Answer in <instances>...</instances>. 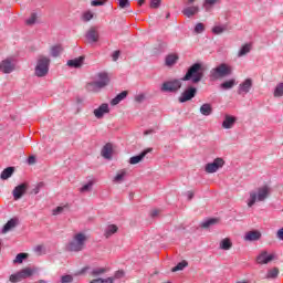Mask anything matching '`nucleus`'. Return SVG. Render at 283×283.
<instances>
[{"instance_id": "25", "label": "nucleus", "mask_w": 283, "mask_h": 283, "mask_svg": "<svg viewBox=\"0 0 283 283\" xmlns=\"http://www.w3.org/2000/svg\"><path fill=\"white\" fill-rule=\"evenodd\" d=\"M117 232H118V226L109 224L105 229L104 235H105V238H112V235H114V233H117Z\"/></svg>"}, {"instance_id": "18", "label": "nucleus", "mask_w": 283, "mask_h": 283, "mask_svg": "<svg viewBox=\"0 0 283 283\" xmlns=\"http://www.w3.org/2000/svg\"><path fill=\"white\" fill-rule=\"evenodd\" d=\"M112 154H114V146L108 143L102 148V156L106 160H112Z\"/></svg>"}, {"instance_id": "50", "label": "nucleus", "mask_w": 283, "mask_h": 283, "mask_svg": "<svg viewBox=\"0 0 283 283\" xmlns=\"http://www.w3.org/2000/svg\"><path fill=\"white\" fill-rule=\"evenodd\" d=\"M213 34H222V32H224V28L217 25L212 29Z\"/></svg>"}, {"instance_id": "46", "label": "nucleus", "mask_w": 283, "mask_h": 283, "mask_svg": "<svg viewBox=\"0 0 283 283\" xmlns=\"http://www.w3.org/2000/svg\"><path fill=\"white\" fill-rule=\"evenodd\" d=\"M36 23V13H32L29 19H27V25H34Z\"/></svg>"}, {"instance_id": "15", "label": "nucleus", "mask_w": 283, "mask_h": 283, "mask_svg": "<svg viewBox=\"0 0 283 283\" xmlns=\"http://www.w3.org/2000/svg\"><path fill=\"white\" fill-rule=\"evenodd\" d=\"M181 12H182L184 17L191 19V17H196V14H198V12H200V7H198V6L185 7Z\"/></svg>"}, {"instance_id": "3", "label": "nucleus", "mask_w": 283, "mask_h": 283, "mask_svg": "<svg viewBox=\"0 0 283 283\" xmlns=\"http://www.w3.org/2000/svg\"><path fill=\"white\" fill-rule=\"evenodd\" d=\"M205 76V73L202 72V64L201 63H195L192 64L186 75L181 78V81H191V83H200Z\"/></svg>"}, {"instance_id": "23", "label": "nucleus", "mask_w": 283, "mask_h": 283, "mask_svg": "<svg viewBox=\"0 0 283 283\" xmlns=\"http://www.w3.org/2000/svg\"><path fill=\"white\" fill-rule=\"evenodd\" d=\"M199 112L200 114H202V116H211L213 114V107L211 106V104L206 103L201 105Z\"/></svg>"}, {"instance_id": "48", "label": "nucleus", "mask_w": 283, "mask_h": 283, "mask_svg": "<svg viewBox=\"0 0 283 283\" xmlns=\"http://www.w3.org/2000/svg\"><path fill=\"white\" fill-rule=\"evenodd\" d=\"M105 1L106 0H93L91 1V6H93V8H96L98 6H105Z\"/></svg>"}, {"instance_id": "10", "label": "nucleus", "mask_w": 283, "mask_h": 283, "mask_svg": "<svg viewBox=\"0 0 283 283\" xmlns=\"http://www.w3.org/2000/svg\"><path fill=\"white\" fill-rule=\"evenodd\" d=\"M0 71L3 74H12V72H14V62H12V59L8 57L2 60L0 63Z\"/></svg>"}, {"instance_id": "30", "label": "nucleus", "mask_w": 283, "mask_h": 283, "mask_svg": "<svg viewBox=\"0 0 283 283\" xmlns=\"http://www.w3.org/2000/svg\"><path fill=\"white\" fill-rule=\"evenodd\" d=\"M61 52H63V46L61 44L53 45L51 48V56H53L54 59L61 56Z\"/></svg>"}, {"instance_id": "57", "label": "nucleus", "mask_w": 283, "mask_h": 283, "mask_svg": "<svg viewBox=\"0 0 283 283\" xmlns=\"http://www.w3.org/2000/svg\"><path fill=\"white\" fill-rule=\"evenodd\" d=\"M63 207H57L56 209L53 210V216H59V213H63Z\"/></svg>"}, {"instance_id": "8", "label": "nucleus", "mask_w": 283, "mask_h": 283, "mask_svg": "<svg viewBox=\"0 0 283 283\" xmlns=\"http://www.w3.org/2000/svg\"><path fill=\"white\" fill-rule=\"evenodd\" d=\"M198 94V88L193 86H188L179 96L178 101L179 103H187L191 101L192 98H196V95Z\"/></svg>"}, {"instance_id": "42", "label": "nucleus", "mask_w": 283, "mask_h": 283, "mask_svg": "<svg viewBox=\"0 0 283 283\" xmlns=\"http://www.w3.org/2000/svg\"><path fill=\"white\" fill-rule=\"evenodd\" d=\"M9 280L12 283H17V282H21V280H23V279H22L20 272H17L15 274H11Z\"/></svg>"}, {"instance_id": "17", "label": "nucleus", "mask_w": 283, "mask_h": 283, "mask_svg": "<svg viewBox=\"0 0 283 283\" xmlns=\"http://www.w3.org/2000/svg\"><path fill=\"white\" fill-rule=\"evenodd\" d=\"M154 149L153 148H147L144 151H142L139 155L133 156L129 158V164L130 165H138V163H142V160L147 156V154H151Z\"/></svg>"}, {"instance_id": "12", "label": "nucleus", "mask_w": 283, "mask_h": 283, "mask_svg": "<svg viewBox=\"0 0 283 283\" xmlns=\"http://www.w3.org/2000/svg\"><path fill=\"white\" fill-rule=\"evenodd\" d=\"M275 260L274 254H269L266 251H262L258 256H256V262L258 264H269V262H273Z\"/></svg>"}, {"instance_id": "64", "label": "nucleus", "mask_w": 283, "mask_h": 283, "mask_svg": "<svg viewBox=\"0 0 283 283\" xmlns=\"http://www.w3.org/2000/svg\"><path fill=\"white\" fill-rule=\"evenodd\" d=\"M145 3V0H138V6H143Z\"/></svg>"}, {"instance_id": "60", "label": "nucleus", "mask_w": 283, "mask_h": 283, "mask_svg": "<svg viewBox=\"0 0 283 283\" xmlns=\"http://www.w3.org/2000/svg\"><path fill=\"white\" fill-rule=\"evenodd\" d=\"M102 283H114V277L102 279Z\"/></svg>"}, {"instance_id": "54", "label": "nucleus", "mask_w": 283, "mask_h": 283, "mask_svg": "<svg viewBox=\"0 0 283 283\" xmlns=\"http://www.w3.org/2000/svg\"><path fill=\"white\" fill-rule=\"evenodd\" d=\"M34 252L38 253L39 255H42V253H43V245H36L34 248Z\"/></svg>"}, {"instance_id": "38", "label": "nucleus", "mask_w": 283, "mask_h": 283, "mask_svg": "<svg viewBox=\"0 0 283 283\" xmlns=\"http://www.w3.org/2000/svg\"><path fill=\"white\" fill-rule=\"evenodd\" d=\"M274 96L275 98H280V96H283V82L276 85L274 90Z\"/></svg>"}, {"instance_id": "55", "label": "nucleus", "mask_w": 283, "mask_h": 283, "mask_svg": "<svg viewBox=\"0 0 283 283\" xmlns=\"http://www.w3.org/2000/svg\"><path fill=\"white\" fill-rule=\"evenodd\" d=\"M160 216V210H151L150 211V218H158Z\"/></svg>"}, {"instance_id": "9", "label": "nucleus", "mask_w": 283, "mask_h": 283, "mask_svg": "<svg viewBox=\"0 0 283 283\" xmlns=\"http://www.w3.org/2000/svg\"><path fill=\"white\" fill-rule=\"evenodd\" d=\"M224 167V159L222 158H216L212 163H209L205 167L206 174H216L218 169H222Z\"/></svg>"}, {"instance_id": "28", "label": "nucleus", "mask_w": 283, "mask_h": 283, "mask_svg": "<svg viewBox=\"0 0 283 283\" xmlns=\"http://www.w3.org/2000/svg\"><path fill=\"white\" fill-rule=\"evenodd\" d=\"M107 268H95L91 271L92 277H98L101 275H105L107 273Z\"/></svg>"}, {"instance_id": "29", "label": "nucleus", "mask_w": 283, "mask_h": 283, "mask_svg": "<svg viewBox=\"0 0 283 283\" xmlns=\"http://www.w3.org/2000/svg\"><path fill=\"white\" fill-rule=\"evenodd\" d=\"M231 247H233L231 239L226 238V239L221 240L220 249H222V251H229L231 249Z\"/></svg>"}, {"instance_id": "56", "label": "nucleus", "mask_w": 283, "mask_h": 283, "mask_svg": "<svg viewBox=\"0 0 283 283\" xmlns=\"http://www.w3.org/2000/svg\"><path fill=\"white\" fill-rule=\"evenodd\" d=\"M36 163V157H34L33 155L32 156H29L28 158V165H34Z\"/></svg>"}, {"instance_id": "22", "label": "nucleus", "mask_w": 283, "mask_h": 283, "mask_svg": "<svg viewBox=\"0 0 283 283\" xmlns=\"http://www.w3.org/2000/svg\"><path fill=\"white\" fill-rule=\"evenodd\" d=\"M19 224V219L9 220L4 227L2 228V233H8V231H12Z\"/></svg>"}, {"instance_id": "62", "label": "nucleus", "mask_w": 283, "mask_h": 283, "mask_svg": "<svg viewBox=\"0 0 283 283\" xmlns=\"http://www.w3.org/2000/svg\"><path fill=\"white\" fill-rule=\"evenodd\" d=\"M90 283H103V279H94Z\"/></svg>"}, {"instance_id": "40", "label": "nucleus", "mask_w": 283, "mask_h": 283, "mask_svg": "<svg viewBox=\"0 0 283 283\" xmlns=\"http://www.w3.org/2000/svg\"><path fill=\"white\" fill-rule=\"evenodd\" d=\"M213 6H216V0H206L203 3L206 12H211V8H213Z\"/></svg>"}, {"instance_id": "51", "label": "nucleus", "mask_w": 283, "mask_h": 283, "mask_svg": "<svg viewBox=\"0 0 283 283\" xmlns=\"http://www.w3.org/2000/svg\"><path fill=\"white\" fill-rule=\"evenodd\" d=\"M160 1L163 0H151L150 1V8L156 9L160 7Z\"/></svg>"}, {"instance_id": "37", "label": "nucleus", "mask_w": 283, "mask_h": 283, "mask_svg": "<svg viewBox=\"0 0 283 283\" xmlns=\"http://www.w3.org/2000/svg\"><path fill=\"white\" fill-rule=\"evenodd\" d=\"M27 258H28V253H19V254H17L13 262H14V264H22L23 260H27Z\"/></svg>"}, {"instance_id": "43", "label": "nucleus", "mask_w": 283, "mask_h": 283, "mask_svg": "<svg viewBox=\"0 0 283 283\" xmlns=\"http://www.w3.org/2000/svg\"><path fill=\"white\" fill-rule=\"evenodd\" d=\"M196 34H202L205 32V24L202 22H199L195 27Z\"/></svg>"}, {"instance_id": "32", "label": "nucleus", "mask_w": 283, "mask_h": 283, "mask_svg": "<svg viewBox=\"0 0 283 283\" xmlns=\"http://www.w3.org/2000/svg\"><path fill=\"white\" fill-rule=\"evenodd\" d=\"M249 52H251V44L247 43V44H244V45L240 49V51H239V53H238V56H239V57L247 56V54H249Z\"/></svg>"}, {"instance_id": "35", "label": "nucleus", "mask_w": 283, "mask_h": 283, "mask_svg": "<svg viewBox=\"0 0 283 283\" xmlns=\"http://www.w3.org/2000/svg\"><path fill=\"white\" fill-rule=\"evenodd\" d=\"M218 222V219H208L200 223L201 229H209V227H213Z\"/></svg>"}, {"instance_id": "47", "label": "nucleus", "mask_w": 283, "mask_h": 283, "mask_svg": "<svg viewBox=\"0 0 283 283\" xmlns=\"http://www.w3.org/2000/svg\"><path fill=\"white\" fill-rule=\"evenodd\" d=\"M118 6L122 9L129 8L130 3L129 0H118Z\"/></svg>"}, {"instance_id": "6", "label": "nucleus", "mask_w": 283, "mask_h": 283, "mask_svg": "<svg viewBox=\"0 0 283 283\" xmlns=\"http://www.w3.org/2000/svg\"><path fill=\"white\" fill-rule=\"evenodd\" d=\"M48 72H50V60L46 56L40 55L35 66V76L43 78V76H48Z\"/></svg>"}, {"instance_id": "34", "label": "nucleus", "mask_w": 283, "mask_h": 283, "mask_svg": "<svg viewBox=\"0 0 283 283\" xmlns=\"http://www.w3.org/2000/svg\"><path fill=\"white\" fill-rule=\"evenodd\" d=\"M189 266V263L187 261L179 262L175 268H172V273H176L177 271H184Z\"/></svg>"}, {"instance_id": "53", "label": "nucleus", "mask_w": 283, "mask_h": 283, "mask_svg": "<svg viewBox=\"0 0 283 283\" xmlns=\"http://www.w3.org/2000/svg\"><path fill=\"white\" fill-rule=\"evenodd\" d=\"M136 103H143L145 101V94H138L135 96Z\"/></svg>"}, {"instance_id": "49", "label": "nucleus", "mask_w": 283, "mask_h": 283, "mask_svg": "<svg viewBox=\"0 0 283 283\" xmlns=\"http://www.w3.org/2000/svg\"><path fill=\"white\" fill-rule=\"evenodd\" d=\"M122 277H125V272L123 270H118L115 272L114 280H120Z\"/></svg>"}, {"instance_id": "45", "label": "nucleus", "mask_w": 283, "mask_h": 283, "mask_svg": "<svg viewBox=\"0 0 283 283\" xmlns=\"http://www.w3.org/2000/svg\"><path fill=\"white\" fill-rule=\"evenodd\" d=\"M61 282L62 283H72V282H74V277L70 274H66L61 277Z\"/></svg>"}, {"instance_id": "41", "label": "nucleus", "mask_w": 283, "mask_h": 283, "mask_svg": "<svg viewBox=\"0 0 283 283\" xmlns=\"http://www.w3.org/2000/svg\"><path fill=\"white\" fill-rule=\"evenodd\" d=\"M125 176H127V171L120 170L119 174L115 176L114 182H123V178H125Z\"/></svg>"}, {"instance_id": "31", "label": "nucleus", "mask_w": 283, "mask_h": 283, "mask_svg": "<svg viewBox=\"0 0 283 283\" xmlns=\"http://www.w3.org/2000/svg\"><path fill=\"white\" fill-rule=\"evenodd\" d=\"M20 273V277H22V280H27V277H32V275L34 274V271L30 268H25L21 271H19Z\"/></svg>"}, {"instance_id": "7", "label": "nucleus", "mask_w": 283, "mask_h": 283, "mask_svg": "<svg viewBox=\"0 0 283 283\" xmlns=\"http://www.w3.org/2000/svg\"><path fill=\"white\" fill-rule=\"evenodd\" d=\"M180 87H182V80L174 78V80L164 82L161 84L160 91L167 92L170 94H176V92H178Z\"/></svg>"}, {"instance_id": "1", "label": "nucleus", "mask_w": 283, "mask_h": 283, "mask_svg": "<svg viewBox=\"0 0 283 283\" xmlns=\"http://www.w3.org/2000/svg\"><path fill=\"white\" fill-rule=\"evenodd\" d=\"M271 196V187L262 186L256 189V191H251L248 199V207H253L255 202H264Z\"/></svg>"}, {"instance_id": "11", "label": "nucleus", "mask_w": 283, "mask_h": 283, "mask_svg": "<svg viewBox=\"0 0 283 283\" xmlns=\"http://www.w3.org/2000/svg\"><path fill=\"white\" fill-rule=\"evenodd\" d=\"M251 87H253V80L247 78L239 85L238 94L240 96H244L245 94H249V92H251Z\"/></svg>"}, {"instance_id": "2", "label": "nucleus", "mask_w": 283, "mask_h": 283, "mask_svg": "<svg viewBox=\"0 0 283 283\" xmlns=\"http://www.w3.org/2000/svg\"><path fill=\"white\" fill-rule=\"evenodd\" d=\"M87 242V235L85 233L80 232L73 235L72 240L66 244V250L73 253H78L85 249V244Z\"/></svg>"}, {"instance_id": "39", "label": "nucleus", "mask_w": 283, "mask_h": 283, "mask_svg": "<svg viewBox=\"0 0 283 283\" xmlns=\"http://www.w3.org/2000/svg\"><path fill=\"white\" fill-rule=\"evenodd\" d=\"M94 19V13H92V11H85L82 14V21H84V23H87V21H92Z\"/></svg>"}, {"instance_id": "52", "label": "nucleus", "mask_w": 283, "mask_h": 283, "mask_svg": "<svg viewBox=\"0 0 283 283\" xmlns=\"http://www.w3.org/2000/svg\"><path fill=\"white\" fill-rule=\"evenodd\" d=\"M87 271H90V266H84L82 270L77 271L75 273L76 276L78 275H85V273H87Z\"/></svg>"}, {"instance_id": "33", "label": "nucleus", "mask_w": 283, "mask_h": 283, "mask_svg": "<svg viewBox=\"0 0 283 283\" xmlns=\"http://www.w3.org/2000/svg\"><path fill=\"white\" fill-rule=\"evenodd\" d=\"M280 275V270L277 268H273L272 270L268 271L266 279L268 280H275Z\"/></svg>"}, {"instance_id": "36", "label": "nucleus", "mask_w": 283, "mask_h": 283, "mask_svg": "<svg viewBox=\"0 0 283 283\" xmlns=\"http://www.w3.org/2000/svg\"><path fill=\"white\" fill-rule=\"evenodd\" d=\"M235 86V80H229L221 83L222 90H232Z\"/></svg>"}, {"instance_id": "20", "label": "nucleus", "mask_w": 283, "mask_h": 283, "mask_svg": "<svg viewBox=\"0 0 283 283\" xmlns=\"http://www.w3.org/2000/svg\"><path fill=\"white\" fill-rule=\"evenodd\" d=\"M235 117L231 115H226L224 120L222 123L223 129H231L233 125H235Z\"/></svg>"}, {"instance_id": "13", "label": "nucleus", "mask_w": 283, "mask_h": 283, "mask_svg": "<svg viewBox=\"0 0 283 283\" xmlns=\"http://www.w3.org/2000/svg\"><path fill=\"white\" fill-rule=\"evenodd\" d=\"M25 191H28L27 184H21V185L17 186L12 191L14 200H21V198H23V196H25Z\"/></svg>"}, {"instance_id": "26", "label": "nucleus", "mask_w": 283, "mask_h": 283, "mask_svg": "<svg viewBox=\"0 0 283 283\" xmlns=\"http://www.w3.org/2000/svg\"><path fill=\"white\" fill-rule=\"evenodd\" d=\"M83 61H85V57L80 56V57L74 59V60H69L67 65H69V67H81V65H83Z\"/></svg>"}, {"instance_id": "27", "label": "nucleus", "mask_w": 283, "mask_h": 283, "mask_svg": "<svg viewBox=\"0 0 283 283\" xmlns=\"http://www.w3.org/2000/svg\"><path fill=\"white\" fill-rule=\"evenodd\" d=\"M12 174H14V167H8L1 172L0 178L1 180H8V178H12Z\"/></svg>"}, {"instance_id": "44", "label": "nucleus", "mask_w": 283, "mask_h": 283, "mask_svg": "<svg viewBox=\"0 0 283 283\" xmlns=\"http://www.w3.org/2000/svg\"><path fill=\"white\" fill-rule=\"evenodd\" d=\"M93 185H94V184H93L92 181H90L88 184L84 185V186L80 189V191H81L82 193H85V192H87V191H91Z\"/></svg>"}, {"instance_id": "24", "label": "nucleus", "mask_w": 283, "mask_h": 283, "mask_svg": "<svg viewBox=\"0 0 283 283\" xmlns=\"http://www.w3.org/2000/svg\"><path fill=\"white\" fill-rule=\"evenodd\" d=\"M127 91H123L122 93L117 94L112 101L111 105H118L122 101H125L127 98Z\"/></svg>"}, {"instance_id": "16", "label": "nucleus", "mask_w": 283, "mask_h": 283, "mask_svg": "<svg viewBox=\"0 0 283 283\" xmlns=\"http://www.w3.org/2000/svg\"><path fill=\"white\" fill-rule=\"evenodd\" d=\"M93 114L95 116V118H103L105 116V114H109V105L108 104H102L98 108H95L93 111Z\"/></svg>"}, {"instance_id": "5", "label": "nucleus", "mask_w": 283, "mask_h": 283, "mask_svg": "<svg viewBox=\"0 0 283 283\" xmlns=\"http://www.w3.org/2000/svg\"><path fill=\"white\" fill-rule=\"evenodd\" d=\"M232 72L233 69L229 64L221 63L220 65L210 71V77H212L213 81H218V78L231 76Z\"/></svg>"}, {"instance_id": "4", "label": "nucleus", "mask_w": 283, "mask_h": 283, "mask_svg": "<svg viewBox=\"0 0 283 283\" xmlns=\"http://www.w3.org/2000/svg\"><path fill=\"white\" fill-rule=\"evenodd\" d=\"M97 78V81L87 84L88 92H101V90L109 85V75L107 73H98Z\"/></svg>"}, {"instance_id": "58", "label": "nucleus", "mask_w": 283, "mask_h": 283, "mask_svg": "<svg viewBox=\"0 0 283 283\" xmlns=\"http://www.w3.org/2000/svg\"><path fill=\"white\" fill-rule=\"evenodd\" d=\"M276 237L279 238V240H283V228L277 230Z\"/></svg>"}, {"instance_id": "59", "label": "nucleus", "mask_w": 283, "mask_h": 283, "mask_svg": "<svg viewBox=\"0 0 283 283\" xmlns=\"http://www.w3.org/2000/svg\"><path fill=\"white\" fill-rule=\"evenodd\" d=\"M118 56H120V51H115L113 53V61H118Z\"/></svg>"}, {"instance_id": "14", "label": "nucleus", "mask_w": 283, "mask_h": 283, "mask_svg": "<svg viewBox=\"0 0 283 283\" xmlns=\"http://www.w3.org/2000/svg\"><path fill=\"white\" fill-rule=\"evenodd\" d=\"M262 238V232L258 231V230H252V231H248L244 234L243 240L245 242H258V240H260Z\"/></svg>"}, {"instance_id": "19", "label": "nucleus", "mask_w": 283, "mask_h": 283, "mask_svg": "<svg viewBox=\"0 0 283 283\" xmlns=\"http://www.w3.org/2000/svg\"><path fill=\"white\" fill-rule=\"evenodd\" d=\"M86 39H87L88 43H97L98 31L94 28L90 29L86 33Z\"/></svg>"}, {"instance_id": "21", "label": "nucleus", "mask_w": 283, "mask_h": 283, "mask_svg": "<svg viewBox=\"0 0 283 283\" xmlns=\"http://www.w3.org/2000/svg\"><path fill=\"white\" fill-rule=\"evenodd\" d=\"M178 54L172 53V54H168L165 59V63L167 67H174V65H176V63H178Z\"/></svg>"}, {"instance_id": "63", "label": "nucleus", "mask_w": 283, "mask_h": 283, "mask_svg": "<svg viewBox=\"0 0 283 283\" xmlns=\"http://www.w3.org/2000/svg\"><path fill=\"white\" fill-rule=\"evenodd\" d=\"M149 134H154V129H148L144 132V136H149Z\"/></svg>"}, {"instance_id": "61", "label": "nucleus", "mask_w": 283, "mask_h": 283, "mask_svg": "<svg viewBox=\"0 0 283 283\" xmlns=\"http://www.w3.org/2000/svg\"><path fill=\"white\" fill-rule=\"evenodd\" d=\"M187 198H188V200H193V191H188Z\"/></svg>"}]
</instances>
